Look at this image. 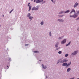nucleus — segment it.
<instances>
[{"mask_svg":"<svg viewBox=\"0 0 79 79\" xmlns=\"http://www.w3.org/2000/svg\"><path fill=\"white\" fill-rule=\"evenodd\" d=\"M78 15H77V14H74V15H70V18H77V17Z\"/></svg>","mask_w":79,"mask_h":79,"instance_id":"f257e3e1","label":"nucleus"},{"mask_svg":"<svg viewBox=\"0 0 79 79\" xmlns=\"http://www.w3.org/2000/svg\"><path fill=\"white\" fill-rule=\"evenodd\" d=\"M39 9V7H34L32 8V10H38Z\"/></svg>","mask_w":79,"mask_h":79,"instance_id":"f03ea898","label":"nucleus"},{"mask_svg":"<svg viewBox=\"0 0 79 79\" xmlns=\"http://www.w3.org/2000/svg\"><path fill=\"white\" fill-rule=\"evenodd\" d=\"M66 42V39H64L61 42V44H65Z\"/></svg>","mask_w":79,"mask_h":79,"instance_id":"7ed1b4c3","label":"nucleus"},{"mask_svg":"<svg viewBox=\"0 0 79 79\" xmlns=\"http://www.w3.org/2000/svg\"><path fill=\"white\" fill-rule=\"evenodd\" d=\"M77 53V51L74 52L72 53V54L73 55H76Z\"/></svg>","mask_w":79,"mask_h":79,"instance_id":"20e7f679","label":"nucleus"},{"mask_svg":"<svg viewBox=\"0 0 79 79\" xmlns=\"http://www.w3.org/2000/svg\"><path fill=\"white\" fill-rule=\"evenodd\" d=\"M76 12V11L74 9H73L72 10V11L70 13V14H71L72 13H75Z\"/></svg>","mask_w":79,"mask_h":79,"instance_id":"39448f33","label":"nucleus"},{"mask_svg":"<svg viewBox=\"0 0 79 79\" xmlns=\"http://www.w3.org/2000/svg\"><path fill=\"white\" fill-rule=\"evenodd\" d=\"M41 2H42L40 0H36V3H40Z\"/></svg>","mask_w":79,"mask_h":79,"instance_id":"423d86ee","label":"nucleus"},{"mask_svg":"<svg viewBox=\"0 0 79 79\" xmlns=\"http://www.w3.org/2000/svg\"><path fill=\"white\" fill-rule=\"evenodd\" d=\"M78 5L79 3H77V2L76 3L74 6V8H76V6H77V5Z\"/></svg>","mask_w":79,"mask_h":79,"instance_id":"0eeeda50","label":"nucleus"},{"mask_svg":"<svg viewBox=\"0 0 79 79\" xmlns=\"http://www.w3.org/2000/svg\"><path fill=\"white\" fill-rule=\"evenodd\" d=\"M58 21L60 23H63L64 21V20L62 19H59L58 20Z\"/></svg>","mask_w":79,"mask_h":79,"instance_id":"6e6552de","label":"nucleus"},{"mask_svg":"<svg viewBox=\"0 0 79 79\" xmlns=\"http://www.w3.org/2000/svg\"><path fill=\"white\" fill-rule=\"evenodd\" d=\"M67 63H63V64H62V66H67Z\"/></svg>","mask_w":79,"mask_h":79,"instance_id":"1a4fd4ad","label":"nucleus"},{"mask_svg":"<svg viewBox=\"0 0 79 79\" xmlns=\"http://www.w3.org/2000/svg\"><path fill=\"white\" fill-rule=\"evenodd\" d=\"M71 62H70L66 66V67L69 66H70L71 65Z\"/></svg>","mask_w":79,"mask_h":79,"instance_id":"9d476101","label":"nucleus"},{"mask_svg":"<svg viewBox=\"0 0 79 79\" xmlns=\"http://www.w3.org/2000/svg\"><path fill=\"white\" fill-rule=\"evenodd\" d=\"M32 8V6H31V5H30L29 6V10H28V11H30L31 10V8Z\"/></svg>","mask_w":79,"mask_h":79,"instance_id":"9b49d317","label":"nucleus"},{"mask_svg":"<svg viewBox=\"0 0 79 79\" xmlns=\"http://www.w3.org/2000/svg\"><path fill=\"white\" fill-rule=\"evenodd\" d=\"M67 72H69L71 71V68H69L67 69Z\"/></svg>","mask_w":79,"mask_h":79,"instance_id":"f8f14e48","label":"nucleus"},{"mask_svg":"<svg viewBox=\"0 0 79 79\" xmlns=\"http://www.w3.org/2000/svg\"><path fill=\"white\" fill-rule=\"evenodd\" d=\"M42 67L44 69H46V68H47V67L44 66V64H42Z\"/></svg>","mask_w":79,"mask_h":79,"instance_id":"ddd939ff","label":"nucleus"},{"mask_svg":"<svg viewBox=\"0 0 79 79\" xmlns=\"http://www.w3.org/2000/svg\"><path fill=\"white\" fill-rule=\"evenodd\" d=\"M70 44H71V42H70L68 44H67L66 45V46H68V45H69Z\"/></svg>","mask_w":79,"mask_h":79,"instance_id":"4468645a","label":"nucleus"},{"mask_svg":"<svg viewBox=\"0 0 79 79\" xmlns=\"http://www.w3.org/2000/svg\"><path fill=\"white\" fill-rule=\"evenodd\" d=\"M69 10H67L64 12V13H69Z\"/></svg>","mask_w":79,"mask_h":79,"instance_id":"2eb2a0df","label":"nucleus"},{"mask_svg":"<svg viewBox=\"0 0 79 79\" xmlns=\"http://www.w3.org/2000/svg\"><path fill=\"white\" fill-rule=\"evenodd\" d=\"M60 63H64V59H63V60H61L60 62Z\"/></svg>","mask_w":79,"mask_h":79,"instance_id":"dca6fc26","label":"nucleus"},{"mask_svg":"<svg viewBox=\"0 0 79 79\" xmlns=\"http://www.w3.org/2000/svg\"><path fill=\"white\" fill-rule=\"evenodd\" d=\"M31 16V14L29 13L27 15V17H29V16Z\"/></svg>","mask_w":79,"mask_h":79,"instance_id":"f3484780","label":"nucleus"},{"mask_svg":"<svg viewBox=\"0 0 79 79\" xmlns=\"http://www.w3.org/2000/svg\"><path fill=\"white\" fill-rule=\"evenodd\" d=\"M33 18V17H29V19H32Z\"/></svg>","mask_w":79,"mask_h":79,"instance_id":"a211bd4d","label":"nucleus"},{"mask_svg":"<svg viewBox=\"0 0 79 79\" xmlns=\"http://www.w3.org/2000/svg\"><path fill=\"white\" fill-rule=\"evenodd\" d=\"M69 55V54H67L65 55V57H67V56H68Z\"/></svg>","mask_w":79,"mask_h":79,"instance_id":"6ab92c4d","label":"nucleus"},{"mask_svg":"<svg viewBox=\"0 0 79 79\" xmlns=\"http://www.w3.org/2000/svg\"><path fill=\"white\" fill-rule=\"evenodd\" d=\"M64 63L67 62L68 61V60H66V59H64Z\"/></svg>","mask_w":79,"mask_h":79,"instance_id":"aec40b11","label":"nucleus"},{"mask_svg":"<svg viewBox=\"0 0 79 79\" xmlns=\"http://www.w3.org/2000/svg\"><path fill=\"white\" fill-rule=\"evenodd\" d=\"M61 53H62L61 51H60L58 52V53H59V54H61Z\"/></svg>","mask_w":79,"mask_h":79,"instance_id":"412c9836","label":"nucleus"},{"mask_svg":"<svg viewBox=\"0 0 79 79\" xmlns=\"http://www.w3.org/2000/svg\"><path fill=\"white\" fill-rule=\"evenodd\" d=\"M63 37H60L59 38V40H60V39H63Z\"/></svg>","mask_w":79,"mask_h":79,"instance_id":"4be33fe9","label":"nucleus"},{"mask_svg":"<svg viewBox=\"0 0 79 79\" xmlns=\"http://www.w3.org/2000/svg\"><path fill=\"white\" fill-rule=\"evenodd\" d=\"M55 46L56 48H57L58 47V44H56Z\"/></svg>","mask_w":79,"mask_h":79,"instance_id":"5701e85b","label":"nucleus"},{"mask_svg":"<svg viewBox=\"0 0 79 79\" xmlns=\"http://www.w3.org/2000/svg\"><path fill=\"white\" fill-rule=\"evenodd\" d=\"M40 24H41V25H43V24H44V22H41Z\"/></svg>","mask_w":79,"mask_h":79,"instance_id":"b1692460","label":"nucleus"},{"mask_svg":"<svg viewBox=\"0 0 79 79\" xmlns=\"http://www.w3.org/2000/svg\"><path fill=\"white\" fill-rule=\"evenodd\" d=\"M49 35H50V36H52V33H51V32H49Z\"/></svg>","mask_w":79,"mask_h":79,"instance_id":"393cba45","label":"nucleus"},{"mask_svg":"<svg viewBox=\"0 0 79 79\" xmlns=\"http://www.w3.org/2000/svg\"><path fill=\"white\" fill-rule=\"evenodd\" d=\"M14 10V9H13L12 10H11L10 12V13H11V12H12V11H13V10Z\"/></svg>","mask_w":79,"mask_h":79,"instance_id":"a878e982","label":"nucleus"},{"mask_svg":"<svg viewBox=\"0 0 79 79\" xmlns=\"http://www.w3.org/2000/svg\"><path fill=\"white\" fill-rule=\"evenodd\" d=\"M64 13V11H61V13Z\"/></svg>","mask_w":79,"mask_h":79,"instance_id":"bb28decb","label":"nucleus"},{"mask_svg":"<svg viewBox=\"0 0 79 79\" xmlns=\"http://www.w3.org/2000/svg\"><path fill=\"white\" fill-rule=\"evenodd\" d=\"M77 14H79V10L78 11H77Z\"/></svg>","mask_w":79,"mask_h":79,"instance_id":"cd10ccee","label":"nucleus"},{"mask_svg":"<svg viewBox=\"0 0 79 79\" xmlns=\"http://www.w3.org/2000/svg\"><path fill=\"white\" fill-rule=\"evenodd\" d=\"M30 5V3H29L27 5L28 6H29V5Z\"/></svg>","mask_w":79,"mask_h":79,"instance_id":"c85d7f7f","label":"nucleus"},{"mask_svg":"<svg viewBox=\"0 0 79 79\" xmlns=\"http://www.w3.org/2000/svg\"><path fill=\"white\" fill-rule=\"evenodd\" d=\"M62 16H63V15H59V17H62Z\"/></svg>","mask_w":79,"mask_h":79,"instance_id":"c756f323","label":"nucleus"},{"mask_svg":"<svg viewBox=\"0 0 79 79\" xmlns=\"http://www.w3.org/2000/svg\"><path fill=\"white\" fill-rule=\"evenodd\" d=\"M79 19V17H78L76 19V20H78Z\"/></svg>","mask_w":79,"mask_h":79,"instance_id":"7c9ffc66","label":"nucleus"},{"mask_svg":"<svg viewBox=\"0 0 79 79\" xmlns=\"http://www.w3.org/2000/svg\"><path fill=\"white\" fill-rule=\"evenodd\" d=\"M34 53H37V51H34Z\"/></svg>","mask_w":79,"mask_h":79,"instance_id":"2f4dec72","label":"nucleus"},{"mask_svg":"<svg viewBox=\"0 0 79 79\" xmlns=\"http://www.w3.org/2000/svg\"><path fill=\"white\" fill-rule=\"evenodd\" d=\"M29 45V44H26L25 46H28Z\"/></svg>","mask_w":79,"mask_h":79,"instance_id":"473e14b6","label":"nucleus"},{"mask_svg":"<svg viewBox=\"0 0 79 79\" xmlns=\"http://www.w3.org/2000/svg\"><path fill=\"white\" fill-rule=\"evenodd\" d=\"M45 1H44V2L42 3H45Z\"/></svg>","mask_w":79,"mask_h":79,"instance_id":"72a5a7b5","label":"nucleus"},{"mask_svg":"<svg viewBox=\"0 0 79 79\" xmlns=\"http://www.w3.org/2000/svg\"><path fill=\"white\" fill-rule=\"evenodd\" d=\"M77 31H79V28H78L77 29Z\"/></svg>","mask_w":79,"mask_h":79,"instance_id":"f704fd0d","label":"nucleus"},{"mask_svg":"<svg viewBox=\"0 0 79 79\" xmlns=\"http://www.w3.org/2000/svg\"><path fill=\"white\" fill-rule=\"evenodd\" d=\"M36 2V1L35 0H34V2Z\"/></svg>","mask_w":79,"mask_h":79,"instance_id":"c9c22d12","label":"nucleus"},{"mask_svg":"<svg viewBox=\"0 0 79 79\" xmlns=\"http://www.w3.org/2000/svg\"><path fill=\"white\" fill-rule=\"evenodd\" d=\"M59 62H60V61H58V62L57 63V64H58V63H59Z\"/></svg>","mask_w":79,"mask_h":79,"instance_id":"e433bc0d","label":"nucleus"},{"mask_svg":"<svg viewBox=\"0 0 79 79\" xmlns=\"http://www.w3.org/2000/svg\"><path fill=\"white\" fill-rule=\"evenodd\" d=\"M51 1H52V2H53V0H51Z\"/></svg>","mask_w":79,"mask_h":79,"instance_id":"4c0bfd02","label":"nucleus"},{"mask_svg":"<svg viewBox=\"0 0 79 79\" xmlns=\"http://www.w3.org/2000/svg\"><path fill=\"white\" fill-rule=\"evenodd\" d=\"M2 16L3 17L4 16V15H3Z\"/></svg>","mask_w":79,"mask_h":79,"instance_id":"58836bf2","label":"nucleus"},{"mask_svg":"<svg viewBox=\"0 0 79 79\" xmlns=\"http://www.w3.org/2000/svg\"><path fill=\"white\" fill-rule=\"evenodd\" d=\"M40 61L41 60H40Z\"/></svg>","mask_w":79,"mask_h":79,"instance_id":"ea45409f","label":"nucleus"},{"mask_svg":"<svg viewBox=\"0 0 79 79\" xmlns=\"http://www.w3.org/2000/svg\"><path fill=\"white\" fill-rule=\"evenodd\" d=\"M33 0H31V1H33Z\"/></svg>","mask_w":79,"mask_h":79,"instance_id":"a19ab883","label":"nucleus"},{"mask_svg":"<svg viewBox=\"0 0 79 79\" xmlns=\"http://www.w3.org/2000/svg\"><path fill=\"white\" fill-rule=\"evenodd\" d=\"M7 67H8V66H7Z\"/></svg>","mask_w":79,"mask_h":79,"instance_id":"79ce46f5","label":"nucleus"}]
</instances>
